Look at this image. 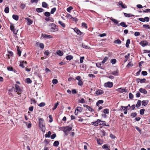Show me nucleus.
Here are the masks:
<instances>
[{
  "mask_svg": "<svg viewBox=\"0 0 150 150\" xmlns=\"http://www.w3.org/2000/svg\"><path fill=\"white\" fill-rule=\"evenodd\" d=\"M21 90L18 84H15L14 91L16 92L17 94L20 95L21 94Z\"/></svg>",
  "mask_w": 150,
  "mask_h": 150,
  "instance_id": "nucleus-1",
  "label": "nucleus"
},
{
  "mask_svg": "<svg viewBox=\"0 0 150 150\" xmlns=\"http://www.w3.org/2000/svg\"><path fill=\"white\" fill-rule=\"evenodd\" d=\"M76 79L79 81L77 83L78 85L81 86L83 85V82L82 80L81 77L80 76H78L76 77Z\"/></svg>",
  "mask_w": 150,
  "mask_h": 150,
  "instance_id": "nucleus-2",
  "label": "nucleus"
},
{
  "mask_svg": "<svg viewBox=\"0 0 150 150\" xmlns=\"http://www.w3.org/2000/svg\"><path fill=\"white\" fill-rule=\"evenodd\" d=\"M104 86L105 87L111 88L112 86V82L108 81L105 83Z\"/></svg>",
  "mask_w": 150,
  "mask_h": 150,
  "instance_id": "nucleus-3",
  "label": "nucleus"
},
{
  "mask_svg": "<svg viewBox=\"0 0 150 150\" xmlns=\"http://www.w3.org/2000/svg\"><path fill=\"white\" fill-rule=\"evenodd\" d=\"M42 36L44 38H53V37L50 35L43 34H42Z\"/></svg>",
  "mask_w": 150,
  "mask_h": 150,
  "instance_id": "nucleus-4",
  "label": "nucleus"
},
{
  "mask_svg": "<svg viewBox=\"0 0 150 150\" xmlns=\"http://www.w3.org/2000/svg\"><path fill=\"white\" fill-rule=\"evenodd\" d=\"M140 45L142 47H144L148 45V42L146 40H142L140 42Z\"/></svg>",
  "mask_w": 150,
  "mask_h": 150,
  "instance_id": "nucleus-5",
  "label": "nucleus"
},
{
  "mask_svg": "<svg viewBox=\"0 0 150 150\" xmlns=\"http://www.w3.org/2000/svg\"><path fill=\"white\" fill-rule=\"evenodd\" d=\"M74 31L78 35H81L83 33L81 32L78 28H74Z\"/></svg>",
  "mask_w": 150,
  "mask_h": 150,
  "instance_id": "nucleus-6",
  "label": "nucleus"
},
{
  "mask_svg": "<svg viewBox=\"0 0 150 150\" xmlns=\"http://www.w3.org/2000/svg\"><path fill=\"white\" fill-rule=\"evenodd\" d=\"M119 5L120 6L123 8H127V6L124 4H123L121 1H120L118 2Z\"/></svg>",
  "mask_w": 150,
  "mask_h": 150,
  "instance_id": "nucleus-7",
  "label": "nucleus"
},
{
  "mask_svg": "<svg viewBox=\"0 0 150 150\" xmlns=\"http://www.w3.org/2000/svg\"><path fill=\"white\" fill-rule=\"evenodd\" d=\"M39 126L40 127V128L42 131L44 133L45 132L46 129L45 126L44 125V124H43L40 125H39Z\"/></svg>",
  "mask_w": 150,
  "mask_h": 150,
  "instance_id": "nucleus-8",
  "label": "nucleus"
},
{
  "mask_svg": "<svg viewBox=\"0 0 150 150\" xmlns=\"http://www.w3.org/2000/svg\"><path fill=\"white\" fill-rule=\"evenodd\" d=\"M25 19L27 20L28 21L27 23L28 25H30L33 22V21L31 20L29 18H25Z\"/></svg>",
  "mask_w": 150,
  "mask_h": 150,
  "instance_id": "nucleus-9",
  "label": "nucleus"
},
{
  "mask_svg": "<svg viewBox=\"0 0 150 150\" xmlns=\"http://www.w3.org/2000/svg\"><path fill=\"white\" fill-rule=\"evenodd\" d=\"M72 129V128L69 126H67L64 127V129L63 130V131H69Z\"/></svg>",
  "mask_w": 150,
  "mask_h": 150,
  "instance_id": "nucleus-10",
  "label": "nucleus"
},
{
  "mask_svg": "<svg viewBox=\"0 0 150 150\" xmlns=\"http://www.w3.org/2000/svg\"><path fill=\"white\" fill-rule=\"evenodd\" d=\"M99 122H100V120L98 119L96 121L92 122L91 124L95 126H98L99 125Z\"/></svg>",
  "mask_w": 150,
  "mask_h": 150,
  "instance_id": "nucleus-11",
  "label": "nucleus"
},
{
  "mask_svg": "<svg viewBox=\"0 0 150 150\" xmlns=\"http://www.w3.org/2000/svg\"><path fill=\"white\" fill-rule=\"evenodd\" d=\"M51 25H53V27L51 28L50 31L51 32H54L57 31V30L55 29L56 25L53 23Z\"/></svg>",
  "mask_w": 150,
  "mask_h": 150,
  "instance_id": "nucleus-12",
  "label": "nucleus"
},
{
  "mask_svg": "<svg viewBox=\"0 0 150 150\" xmlns=\"http://www.w3.org/2000/svg\"><path fill=\"white\" fill-rule=\"evenodd\" d=\"M139 91L141 93H143L145 94H146L147 93V91L145 89L142 88H140L139 89Z\"/></svg>",
  "mask_w": 150,
  "mask_h": 150,
  "instance_id": "nucleus-13",
  "label": "nucleus"
},
{
  "mask_svg": "<svg viewBox=\"0 0 150 150\" xmlns=\"http://www.w3.org/2000/svg\"><path fill=\"white\" fill-rule=\"evenodd\" d=\"M121 25L122 27L126 28L127 27V25H126L125 23L124 22H122L120 24H117V26Z\"/></svg>",
  "mask_w": 150,
  "mask_h": 150,
  "instance_id": "nucleus-14",
  "label": "nucleus"
},
{
  "mask_svg": "<svg viewBox=\"0 0 150 150\" xmlns=\"http://www.w3.org/2000/svg\"><path fill=\"white\" fill-rule=\"evenodd\" d=\"M103 93L104 92L103 91L100 89L98 90L96 92V94L97 95H101L103 94Z\"/></svg>",
  "mask_w": 150,
  "mask_h": 150,
  "instance_id": "nucleus-15",
  "label": "nucleus"
},
{
  "mask_svg": "<svg viewBox=\"0 0 150 150\" xmlns=\"http://www.w3.org/2000/svg\"><path fill=\"white\" fill-rule=\"evenodd\" d=\"M76 110H77V111H78L79 112H81L83 110V108L81 107H77Z\"/></svg>",
  "mask_w": 150,
  "mask_h": 150,
  "instance_id": "nucleus-16",
  "label": "nucleus"
},
{
  "mask_svg": "<svg viewBox=\"0 0 150 150\" xmlns=\"http://www.w3.org/2000/svg\"><path fill=\"white\" fill-rule=\"evenodd\" d=\"M52 133L50 131H49L47 133L45 136L46 138H49L50 137Z\"/></svg>",
  "mask_w": 150,
  "mask_h": 150,
  "instance_id": "nucleus-17",
  "label": "nucleus"
},
{
  "mask_svg": "<svg viewBox=\"0 0 150 150\" xmlns=\"http://www.w3.org/2000/svg\"><path fill=\"white\" fill-rule=\"evenodd\" d=\"M124 14L126 17L128 18L131 17L132 16H134L133 15L129 13H124Z\"/></svg>",
  "mask_w": 150,
  "mask_h": 150,
  "instance_id": "nucleus-18",
  "label": "nucleus"
},
{
  "mask_svg": "<svg viewBox=\"0 0 150 150\" xmlns=\"http://www.w3.org/2000/svg\"><path fill=\"white\" fill-rule=\"evenodd\" d=\"M58 23L60 24L62 27L63 28H65L66 26L65 24L64 23H63L62 21H58Z\"/></svg>",
  "mask_w": 150,
  "mask_h": 150,
  "instance_id": "nucleus-19",
  "label": "nucleus"
},
{
  "mask_svg": "<svg viewBox=\"0 0 150 150\" xmlns=\"http://www.w3.org/2000/svg\"><path fill=\"white\" fill-rule=\"evenodd\" d=\"M73 56L72 55H70L67 56L66 57V59L67 60H71V59H73Z\"/></svg>",
  "mask_w": 150,
  "mask_h": 150,
  "instance_id": "nucleus-20",
  "label": "nucleus"
},
{
  "mask_svg": "<svg viewBox=\"0 0 150 150\" xmlns=\"http://www.w3.org/2000/svg\"><path fill=\"white\" fill-rule=\"evenodd\" d=\"M36 11L37 12L40 13L44 11V9L41 8H37L36 9Z\"/></svg>",
  "mask_w": 150,
  "mask_h": 150,
  "instance_id": "nucleus-21",
  "label": "nucleus"
},
{
  "mask_svg": "<svg viewBox=\"0 0 150 150\" xmlns=\"http://www.w3.org/2000/svg\"><path fill=\"white\" fill-rule=\"evenodd\" d=\"M148 100H143L142 102V104L144 106L146 105L148 103Z\"/></svg>",
  "mask_w": 150,
  "mask_h": 150,
  "instance_id": "nucleus-22",
  "label": "nucleus"
},
{
  "mask_svg": "<svg viewBox=\"0 0 150 150\" xmlns=\"http://www.w3.org/2000/svg\"><path fill=\"white\" fill-rule=\"evenodd\" d=\"M17 54H18L19 56H20L21 54V51L19 49V47L18 46H17Z\"/></svg>",
  "mask_w": 150,
  "mask_h": 150,
  "instance_id": "nucleus-23",
  "label": "nucleus"
},
{
  "mask_svg": "<svg viewBox=\"0 0 150 150\" xmlns=\"http://www.w3.org/2000/svg\"><path fill=\"white\" fill-rule=\"evenodd\" d=\"M103 100H100L98 101L96 103L97 106H98L100 104H102L103 103Z\"/></svg>",
  "mask_w": 150,
  "mask_h": 150,
  "instance_id": "nucleus-24",
  "label": "nucleus"
},
{
  "mask_svg": "<svg viewBox=\"0 0 150 150\" xmlns=\"http://www.w3.org/2000/svg\"><path fill=\"white\" fill-rule=\"evenodd\" d=\"M13 18L16 21H18V16L17 15H13L12 16Z\"/></svg>",
  "mask_w": 150,
  "mask_h": 150,
  "instance_id": "nucleus-25",
  "label": "nucleus"
},
{
  "mask_svg": "<svg viewBox=\"0 0 150 150\" xmlns=\"http://www.w3.org/2000/svg\"><path fill=\"white\" fill-rule=\"evenodd\" d=\"M97 143L100 145H101L103 143V142L100 139H97Z\"/></svg>",
  "mask_w": 150,
  "mask_h": 150,
  "instance_id": "nucleus-26",
  "label": "nucleus"
},
{
  "mask_svg": "<svg viewBox=\"0 0 150 150\" xmlns=\"http://www.w3.org/2000/svg\"><path fill=\"white\" fill-rule=\"evenodd\" d=\"M25 82L27 83H30L32 82V81L29 78H27L25 80Z\"/></svg>",
  "mask_w": 150,
  "mask_h": 150,
  "instance_id": "nucleus-27",
  "label": "nucleus"
},
{
  "mask_svg": "<svg viewBox=\"0 0 150 150\" xmlns=\"http://www.w3.org/2000/svg\"><path fill=\"white\" fill-rule=\"evenodd\" d=\"M48 6V4L45 2H42V7L44 8H46Z\"/></svg>",
  "mask_w": 150,
  "mask_h": 150,
  "instance_id": "nucleus-28",
  "label": "nucleus"
},
{
  "mask_svg": "<svg viewBox=\"0 0 150 150\" xmlns=\"http://www.w3.org/2000/svg\"><path fill=\"white\" fill-rule=\"evenodd\" d=\"M130 41L129 39H127L126 41V47L127 48L129 47V44L130 43Z\"/></svg>",
  "mask_w": 150,
  "mask_h": 150,
  "instance_id": "nucleus-29",
  "label": "nucleus"
},
{
  "mask_svg": "<svg viewBox=\"0 0 150 150\" xmlns=\"http://www.w3.org/2000/svg\"><path fill=\"white\" fill-rule=\"evenodd\" d=\"M119 92L121 93H123L124 92H127L125 89L122 88H119Z\"/></svg>",
  "mask_w": 150,
  "mask_h": 150,
  "instance_id": "nucleus-30",
  "label": "nucleus"
},
{
  "mask_svg": "<svg viewBox=\"0 0 150 150\" xmlns=\"http://www.w3.org/2000/svg\"><path fill=\"white\" fill-rule=\"evenodd\" d=\"M57 54L60 56H62L63 55V53L60 50H58L56 52Z\"/></svg>",
  "mask_w": 150,
  "mask_h": 150,
  "instance_id": "nucleus-31",
  "label": "nucleus"
},
{
  "mask_svg": "<svg viewBox=\"0 0 150 150\" xmlns=\"http://www.w3.org/2000/svg\"><path fill=\"white\" fill-rule=\"evenodd\" d=\"M59 142L58 141H55L53 145L55 146H57L59 145Z\"/></svg>",
  "mask_w": 150,
  "mask_h": 150,
  "instance_id": "nucleus-32",
  "label": "nucleus"
},
{
  "mask_svg": "<svg viewBox=\"0 0 150 150\" xmlns=\"http://www.w3.org/2000/svg\"><path fill=\"white\" fill-rule=\"evenodd\" d=\"M119 74V71L117 69L113 71V75L118 76Z\"/></svg>",
  "mask_w": 150,
  "mask_h": 150,
  "instance_id": "nucleus-33",
  "label": "nucleus"
},
{
  "mask_svg": "<svg viewBox=\"0 0 150 150\" xmlns=\"http://www.w3.org/2000/svg\"><path fill=\"white\" fill-rule=\"evenodd\" d=\"M141 101L140 100H138L137 101V103L136 105V107L137 108H139L140 107L141 105Z\"/></svg>",
  "mask_w": 150,
  "mask_h": 150,
  "instance_id": "nucleus-34",
  "label": "nucleus"
},
{
  "mask_svg": "<svg viewBox=\"0 0 150 150\" xmlns=\"http://www.w3.org/2000/svg\"><path fill=\"white\" fill-rule=\"evenodd\" d=\"M66 15L65 16L70 19L73 18V17L70 14L67 13L65 14Z\"/></svg>",
  "mask_w": 150,
  "mask_h": 150,
  "instance_id": "nucleus-35",
  "label": "nucleus"
},
{
  "mask_svg": "<svg viewBox=\"0 0 150 150\" xmlns=\"http://www.w3.org/2000/svg\"><path fill=\"white\" fill-rule=\"evenodd\" d=\"M102 147L103 149H105L106 150H109V149H108V146L107 144L103 145Z\"/></svg>",
  "mask_w": 150,
  "mask_h": 150,
  "instance_id": "nucleus-36",
  "label": "nucleus"
},
{
  "mask_svg": "<svg viewBox=\"0 0 150 150\" xmlns=\"http://www.w3.org/2000/svg\"><path fill=\"white\" fill-rule=\"evenodd\" d=\"M121 41L119 39H118L116 40H115L114 41V43L115 44H120L121 43Z\"/></svg>",
  "mask_w": 150,
  "mask_h": 150,
  "instance_id": "nucleus-37",
  "label": "nucleus"
},
{
  "mask_svg": "<svg viewBox=\"0 0 150 150\" xmlns=\"http://www.w3.org/2000/svg\"><path fill=\"white\" fill-rule=\"evenodd\" d=\"M73 9V7L71 6H70L67 9V11L69 13L71 12V10Z\"/></svg>",
  "mask_w": 150,
  "mask_h": 150,
  "instance_id": "nucleus-38",
  "label": "nucleus"
},
{
  "mask_svg": "<svg viewBox=\"0 0 150 150\" xmlns=\"http://www.w3.org/2000/svg\"><path fill=\"white\" fill-rule=\"evenodd\" d=\"M143 27L144 28L146 29H147L150 30V26L148 25H143Z\"/></svg>",
  "mask_w": 150,
  "mask_h": 150,
  "instance_id": "nucleus-39",
  "label": "nucleus"
},
{
  "mask_svg": "<svg viewBox=\"0 0 150 150\" xmlns=\"http://www.w3.org/2000/svg\"><path fill=\"white\" fill-rule=\"evenodd\" d=\"M4 12L6 13H8L9 12V8L8 7H6L4 9Z\"/></svg>",
  "mask_w": 150,
  "mask_h": 150,
  "instance_id": "nucleus-40",
  "label": "nucleus"
},
{
  "mask_svg": "<svg viewBox=\"0 0 150 150\" xmlns=\"http://www.w3.org/2000/svg\"><path fill=\"white\" fill-rule=\"evenodd\" d=\"M56 8L55 7H54L52 8L51 11L50 13L52 14H53L54 12L56 11Z\"/></svg>",
  "mask_w": 150,
  "mask_h": 150,
  "instance_id": "nucleus-41",
  "label": "nucleus"
},
{
  "mask_svg": "<svg viewBox=\"0 0 150 150\" xmlns=\"http://www.w3.org/2000/svg\"><path fill=\"white\" fill-rule=\"evenodd\" d=\"M39 125L44 123V120L43 118H40L39 120Z\"/></svg>",
  "mask_w": 150,
  "mask_h": 150,
  "instance_id": "nucleus-42",
  "label": "nucleus"
},
{
  "mask_svg": "<svg viewBox=\"0 0 150 150\" xmlns=\"http://www.w3.org/2000/svg\"><path fill=\"white\" fill-rule=\"evenodd\" d=\"M133 65V64L131 62H130L126 66V67H129Z\"/></svg>",
  "mask_w": 150,
  "mask_h": 150,
  "instance_id": "nucleus-43",
  "label": "nucleus"
},
{
  "mask_svg": "<svg viewBox=\"0 0 150 150\" xmlns=\"http://www.w3.org/2000/svg\"><path fill=\"white\" fill-rule=\"evenodd\" d=\"M8 56L9 58H10V57L12 56L13 54V52L12 51H8Z\"/></svg>",
  "mask_w": 150,
  "mask_h": 150,
  "instance_id": "nucleus-44",
  "label": "nucleus"
},
{
  "mask_svg": "<svg viewBox=\"0 0 150 150\" xmlns=\"http://www.w3.org/2000/svg\"><path fill=\"white\" fill-rule=\"evenodd\" d=\"M58 105L59 103L58 102L57 103H56L55 104L54 107L52 108V110H55Z\"/></svg>",
  "mask_w": 150,
  "mask_h": 150,
  "instance_id": "nucleus-45",
  "label": "nucleus"
},
{
  "mask_svg": "<svg viewBox=\"0 0 150 150\" xmlns=\"http://www.w3.org/2000/svg\"><path fill=\"white\" fill-rule=\"evenodd\" d=\"M145 109L144 108L140 110V114L141 115H143L144 113Z\"/></svg>",
  "mask_w": 150,
  "mask_h": 150,
  "instance_id": "nucleus-46",
  "label": "nucleus"
},
{
  "mask_svg": "<svg viewBox=\"0 0 150 150\" xmlns=\"http://www.w3.org/2000/svg\"><path fill=\"white\" fill-rule=\"evenodd\" d=\"M87 108L89 111L91 112H94V110L91 107L89 106H88V108Z\"/></svg>",
  "mask_w": 150,
  "mask_h": 150,
  "instance_id": "nucleus-47",
  "label": "nucleus"
},
{
  "mask_svg": "<svg viewBox=\"0 0 150 150\" xmlns=\"http://www.w3.org/2000/svg\"><path fill=\"white\" fill-rule=\"evenodd\" d=\"M45 105V103L44 102H42L38 105L40 107H44Z\"/></svg>",
  "mask_w": 150,
  "mask_h": 150,
  "instance_id": "nucleus-48",
  "label": "nucleus"
},
{
  "mask_svg": "<svg viewBox=\"0 0 150 150\" xmlns=\"http://www.w3.org/2000/svg\"><path fill=\"white\" fill-rule=\"evenodd\" d=\"M82 25L83 27L85 28L86 29H87V24L86 23L83 22L82 23Z\"/></svg>",
  "mask_w": 150,
  "mask_h": 150,
  "instance_id": "nucleus-49",
  "label": "nucleus"
},
{
  "mask_svg": "<svg viewBox=\"0 0 150 150\" xmlns=\"http://www.w3.org/2000/svg\"><path fill=\"white\" fill-rule=\"evenodd\" d=\"M45 15L47 17H49L50 15V13L48 12H46L44 13Z\"/></svg>",
  "mask_w": 150,
  "mask_h": 150,
  "instance_id": "nucleus-50",
  "label": "nucleus"
},
{
  "mask_svg": "<svg viewBox=\"0 0 150 150\" xmlns=\"http://www.w3.org/2000/svg\"><path fill=\"white\" fill-rule=\"evenodd\" d=\"M52 82L54 84H56L58 83V81L57 79H54L52 80Z\"/></svg>",
  "mask_w": 150,
  "mask_h": 150,
  "instance_id": "nucleus-51",
  "label": "nucleus"
},
{
  "mask_svg": "<svg viewBox=\"0 0 150 150\" xmlns=\"http://www.w3.org/2000/svg\"><path fill=\"white\" fill-rule=\"evenodd\" d=\"M83 143L85 144L84 146V148L85 150L87 149V146H88V144L86 142H84Z\"/></svg>",
  "mask_w": 150,
  "mask_h": 150,
  "instance_id": "nucleus-52",
  "label": "nucleus"
},
{
  "mask_svg": "<svg viewBox=\"0 0 150 150\" xmlns=\"http://www.w3.org/2000/svg\"><path fill=\"white\" fill-rule=\"evenodd\" d=\"M101 64L100 63H97L96 64V66L99 68H102L101 67Z\"/></svg>",
  "mask_w": 150,
  "mask_h": 150,
  "instance_id": "nucleus-53",
  "label": "nucleus"
},
{
  "mask_svg": "<svg viewBox=\"0 0 150 150\" xmlns=\"http://www.w3.org/2000/svg\"><path fill=\"white\" fill-rule=\"evenodd\" d=\"M103 112L105 114H108L109 112V110L108 109H105L104 110Z\"/></svg>",
  "mask_w": 150,
  "mask_h": 150,
  "instance_id": "nucleus-54",
  "label": "nucleus"
},
{
  "mask_svg": "<svg viewBox=\"0 0 150 150\" xmlns=\"http://www.w3.org/2000/svg\"><path fill=\"white\" fill-rule=\"evenodd\" d=\"M84 59V57H82L80 58V62L81 63H82L83 62V60Z\"/></svg>",
  "mask_w": 150,
  "mask_h": 150,
  "instance_id": "nucleus-55",
  "label": "nucleus"
},
{
  "mask_svg": "<svg viewBox=\"0 0 150 150\" xmlns=\"http://www.w3.org/2000/svg\"><path fill=\"white\" fill-rule=\"evenodd\" d=\"M56 136V134L55 133H54L50 137L52 139H53L54 138H55V137Z\"/></svg>",
  "mask_w": 150,
  "mask_h": 150,
  "instance_id": "nucleus-56",
  "label": "nucleus"
},
{
  "mask_svg": "<svg viewBox=\"0 0 150 150\" xmlns=\"http://www.w3.org/2000/svg\"><path fill=\"white\" fill-rule=\"evenodd\" d=\"M142 74L143 76H146L147 74V73L146 71H142Z\"/></svg>",
  "mask_w": 150,
  "mask_h": 150,
  "instance_id": "nucleus-57",
  "label": "nucleus"
},
{
  "mask_svg": "<svg viewBox=\"0 0 150 150\" xmlns=\"http://www.w3.org/2000/svg\"><path fill=\"white\" fill-rule=\"evenodd\" d=\"M13 68L9 66L7 67V69L8 71H13Z\"/></svg>",
  "mask_w": 150,
  "mask_h": 150,
  "instance_id": "nucleus-58",
  "label": "nucleus"
},
{
  "mask_svg": "<svg viewBox=\"0 0 150 150\" xmlns=\"http://www.w3.org/2000/svg\"><path fill=\"white\" fill-rule=\"evenodd\" d=\"M49 117L50 119V120H49V122H52L53 121V119L52 115H49Z\"/></svg>",
  "mask_w": 150,
  "mask_h": 150,
  "instance_id": "nucleus-59",
  "label": "nucleus"
},
{
  "mask_svg": "<svg viewBox=\"0 0 150 150\" xmlns=\"http://www.w3.org/2000/svg\"><path fill=\"white\" fill-rule=\"evenodd\" d=\"M20 7L22 9H23L25 7V5L24 4H21Z\"/></svg>",
  "mask_w": 150,
  "mask_h": 150,
  "instance_id": "nucleus-60",
  "label": "nucleus"
},
{
  "mask_svg": "<svg viewBox=\"0 0 150 150\" xmlns=\"http://www.w3.org/2000/svg\"><path fill=\"white\" fill-rule=\"evenodd\" d=\"M137 114L136 112L132 113L131 115V116L133 117H134L136 116Z\"/></svg>",
  "mask_w": 150,
  "mask_h": 150,
  "instance_id": "nucleus-61",
  "label": "nucleus"
},
{
  "mask_svg": "<svg viewBox=\"0 0 150 150\" xmlns=\"http://www.w3.org/2000/svg\"><path fill=\"white\" fill-rule=\"evenodd\" d=\"M135 128L141 134L142 133L141 129H140L137 126H136Z\"/></svg>",
  "mask_w": 150,
  "mask_h": 150,
  "instance_id": "nucleus-62",
  "label": "nucleus"
},
{
  "mask_svg": "<svg viewBox=\"0 0 150 150\" xmlns=\"http://www.w3.org/2000/svg\"><path fill=\"white\" fill-rule=\"evenodd\" d=\"M79 101V103H85V100L83 98H81Z\"/></svg>",
  "mask_w": 150,
  "mask_h": 150,
  "instance_id": "nucleus-63",
  "label": "nucleus"
},
{
  "mask_svg": "<svg viewBox=\"0 0 150 150\" xmlns=\"http://www.w3.org/2000/svg\"><path fill=\"white\" fill-rule=\"evenodd\" d=\"M140 35V33L139 32H135L134 33V35L135 36H138L139 35Z\"/></svg>",
  "mask_w": 150,
  "mask_h": 150,
  "instance_id": "nucleus-64",
  "label": "nucleus"
}]
</instances>
